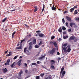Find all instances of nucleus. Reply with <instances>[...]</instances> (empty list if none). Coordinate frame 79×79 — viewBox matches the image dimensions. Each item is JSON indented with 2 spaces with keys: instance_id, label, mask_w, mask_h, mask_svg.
<instances>
[{
  "instance_id": "60",
  "label": "nucleus",
  "mask_w": 79,
  "mask_h": 79,
  "mask_svg": "<svg viewBox=\"0 0 79 79\" xmlns=\"http://www.w3.org/2000/svg\"><path fill=\"white\" fill-rule=\"evenodd\" d=\"M24 25H25V26H26V27H28V26H27V24H24Z\"/></svg>"
},
{
  "instance_id": "45",
  "label": "nucleus",
  "mask_w": 79,
  "mask_h": 79,
  "mask_svg": "<svg viewBox=\"0 0 79 79\" xmlns=\"http://www.w3.org/2000/svg\"><path fill=\"white\" fill-rule=\"evenodd\" d=\"M64 47H66L67 46V43H66L63 45Z\"/></svg>"
},
{
  "instance_id": "64",
  "label": "nucleus",
  "mask_w": 79,
  "mask_h": 79,
  "mask_svg": "<svg viewBox=\"0 0 79 79\" xmlns=\"http://www.w3.org/2000/svg\"><path fill=\"white\" fill-rule=\"evenodd\" d=\"M75 28L77 27V26L76 25L75 26Z\"/></svg>"
},
{
  "instance_id": "23",
  "label": "nucleus",
  "mask_w": 79,
  "mask_h": 79,
  "mask_svg": "<svg viewBox=\"0 0 79 79\" xmlns=\"http://www.w3.org/2000/svg\"><path fill=\"white\" fill-rule=\"evenodd\" d=\"M34 8L35 10H34V11H35H35H37V6H35Z\"/></svg>"
},
{
  "instance_id": "8",
  "label": "nucleus",
  "mask_w": 79,
  "mask_h": 79,
  "mask_svg": "<svg viewBox=\"0 0 79 79\" xmlns=\"http://www.w3.org/2000/svg\"><path fill=\"white\" fill-rule=\"evenodd\" d=\"M44 79H52V77L51 75H49L47 77H46Z\"/></svg>"
},
{
  "instance_id": "34",
  "label": "nucleus",
  "mask_w": 79,
  "mask_h": 79,
  "mask_svg": "<svg viewBox=\"0 0 79 79\" xmlns=\"http://www.w3.org/2000/svg\"><path fill=\"white\" fill-rule=\"evenodd\" d=\"M44 74H44V73H42L40 75V76H41V77H44Z\"/></svg>"
},
{
  "instance_id": "47",
  "label": "nucleus",
  "mask_w": 79,
  "mask_h": 79,
  "mask_svg": "<svg viewBox=\"0 0 79 79\" xmlns=\"http://www.w3.org/2000/svg\"><path fill=\"white\" fill-rule=\"evenodd\" d=\"M66 34V31H64L63 32V34L64 35V34Z\"/></svg>"
},
{
  "instance_id": "61",
  "label": "nucleus",
  "mask_w": 79,
  "mask_h": 79,
  "mask_svg": "<svg viewBox=\"0 0 79 79\" xmlns=\"http://www.w3.org/2000/svg\"><path fill=\"white\" fill-rule=\"evenodd\" d=\"M40 52H41L40 51H39L38 53V55H39V54H40Z\"/></svg>"
},
{
  "instance_id": "15",
  "label": "nucleus",
  "mask_w": 79,
  "mask_h": 79,
  "mask_svg": "<svg viewBox=\"0 0 79 79\" xmlns=\"http://www.w3.org/2000/svg\"><path fill=\"white\" fill-rule=\"evenodd\" d=\"M23 71L22 70H21L20 71V72L19 73V77H21V74H23Z\"/></svg>"
},
{
  "instance_id": "52",
  "label": "nucleus",
  "mask_w": 79,
  "mask_h": 79,
  "mask_svg": "<svg viewBox=\"0 0 79 79\" xmlns=\"http://www.w3.org/2000/svg\"><path fill=\"white\" fill-rule=\"evenodd\" d=\"M68 32H71V30L70 29H69L68 30Z\"/></svg>"
},
{
  "instance_id": "14",
  "label": "nucleus",
  "mask_w": 79,
  "mask_h": 79,
  "mask_svg": "<svg viewBox=\"0 0 79 79\" xmlns=\"http://www.w3.org/2000/svg\"><path fill=\"white\" fill-rule=\"evenodd\" d=\"M50 62L51 64H54V63H56V61H55V60H51L50 61Z\"/></svg>"
},
{
  "instance_id": "16",
  "label": "nucleus",
  "mask_w": 79,
  "mask_h": 79,
  "mask_svg": "<svg viewBox=\"0 0 79 79\" xmlns=\"http://www.w3.org/2000/svg\"><path fill=\"white\" fill-rule=\"evenodd\" d=\"M64 67L63 66L61 68V71L60 72V74H61L62 73V72L63 71V70H64Z\"/></svg>"
},
{
  "instance_id": "59",
  "label": "nucleus",
  "mask_w": 79,
  "mask_h": 79,
  "mask_svg": "<svg viewBox=\"0 0 79 79\" xmlns=\"http://www.w3.org/2000/svg\"><path fill=\"white\" fill-rule=\"evenodd\" d=\"M40 63V62H39V61H37V64H39V63Z\"/></svg>"
},
{
  "instance_id": "41",
  "label": "nucleus",
  "mask_w": 79,
  "mask_h": 79,
  "mask_svg": "<svg viewBox=\"0 0 79 79\" xmlns=\"http://www.w3.org/2000/svg\"><path fill=\"white\" fill-rule=\"evenodd\" d=\"M33 35V34H32V33H31L30 34H29V36L30 37H31V35Z\"/></svg>"
},
{
  "instance_id": "55",
  "label": "nucleus",
  "mask_w": 79,
  "mask_h": 79,
  "mask_svg": "<svg viewBox=\"0 0 79 79\" xmlns=\"http://www.w3.org/2000/svg\"><path fill=\"white\" fill-rule=\"evenodd\" d=\"M65 24H66V26H68V22L66 23Z\"/></svg>"
},
{
  "instance_id": "53",
  "label": "nucleus",
  "mask_w": 79,
  "mask_h": 79,
  "mask_svg": "<svg viewBox=\"0 0 79 79\" xmlns=\"http://www.w3.org/2000/svg\"><path fill=\"white\" fill-rule=\"evenodd\" d=\"M59 41H61V38H59L58 40Z\"/></svg>"
},
{
  "instance_id": "21",
  "label": "nucleus",
  "mask_w": 79,
  "mask_h": 79,
  "mask_svg": "<svg viewBox=\"0 0 79 79\" xmlns=\"http://www.w3.org/2000/svg\"><path fill=\"white\" fill-rule=\"evenodd\" d=\"M74 25H75V23H71L70 24L71 27H73V26Z\"/></svg>"
},
{
  "instance_id": "5",
  "label": "nucleus",
  "mask_w": 79,
  "mask_h": 79,
  "mask_svg": "<svg viewBox=\"0 0 79 79\" xmlns=\"http://www.w3.org/2000/svg\"><path fill=\"white\" fill-rule=\"evenodd\" d=\"M55 52V50L54 49H53L52 50L50 51V54H53Z\"/></svg>"
},
{
  "instance_id": "24",
  "label": "nucleus",
  "mask_w": 79,
  "mask_h": 79,
  "mask_svg": "<svg viewBox=\"0 0 79 79\" xmlns=\"http://www.w3.org/2000/svg\"><path fill=\"white\" fill-rule=\"evenodd\" d=\"M7 19V18H6V17L2 21V23H4V22H5V21H6V19Z\"/></svg>"
},
{
  "instance_id": "11",
  "label": "nucleus",
  "mask_w": 79,
  "mask_h": 79,
  "mask_svg": "<svg viewBox=\"0 0 79 79\" xmlns=\"http://www.w3.org/2000/svg\"><path fill=\"white\" fill-rule=\"evenodd\" d=\"M15 62H14L12 64L10 65V66L11 68H15V66H16V64H15Z\"/></svg>"
},
{
  "instance_id": "26",
  "label": "nucleus",
  "mask_w": 79,
  "mask_h": 79,
  "mask_svg": "<svg viewBox=\"0 0 79 79\" xmlns=\"http://www.w3.org/2000/svg\"><path fill=\"white\" fill-rule=\"evenodd\" d=\"M16 31H14V32L12 33V38H13L14 37V35H15V33H16Z\"/></svg>"
},
{
  "instance_id": "7",
  "label": "nucleus",
  "mask_w": 79,
  "mask_h": 79,
  "mask_svg": "<svg viewBox=\"0 0 79 79\" xmlns=\"http://www.w3.org/2000/svg\"><path fill=\"white\" fill-rule=\"evenodd\" d=\"M10 59H9L7 60V62H6L5 64V65H7L10 64Z\"/></svg>"
},
{
  "instance_id": "39",
  "label": "nucleus",
  "mask_w": 79,
  "mask_h": 79,
  "mask_svg": "<svg viewBox=\"0 0 79 79\" xmlns=\"http://www.w3.org/2000/svg\"><path fill=\"white\" fill-rule=\"evenodd\" d=\"M42 44V42L40 41V43L38 44V45H40Z\"/></svg>"
},
{
  "instance_id": "9",
  "label": "nucleus",
  "mask_w": 79,
  "mask_h": 79,
  "mask_svg": "<svg viewBox=\"0 0 79 79\" xmlns=\"http://www.w3.org/2000/svg\"><path fill=\"white\" fill-rule=\"evenodd\" d=\"M45 59V56H42V55H41V57H40L39 58V60H42Z\"/></svg>"
},
{
  "instance_id": "49",
  "label": "nucleus",
  "mask_w": 79,
  "mask_h": 79,
  "mask_svg": "<svg viewBox=\"0 0 79 79\" xmlns=\"http://www.w3.org/2000/svg\"><path fill=\"white\" fill-rule=\"evenodd\" d=\"M57 55H60V52H57Z\"/></svg>"
},
{
  "instance_id": "57",
  "label": "nucleus",
  "mask_w": 79,
  "mask_h": 79,
  "mask_svg": "<svg viewBox=\"0 0 79 79\" xmlns=\"http://www.w3.org/2000/svg\"><path fill=\"white\" fill-rule=\"evenodd\" d=\"M24 64H25V66H27V64H26V63H25Z\"/></svg>"
},
{
  "instance_id": "28",
  "label": "nucleus",
  "mask_w": 79,
  "mask_h": 79,
  "mask_svg": "<svg viewBox=\"0 0 79 79\" xmlns=\"http://www.w3.org/2000/svg\"><path fill=\"white\" fill-rule=\"evenodd\" d=\"M25 40H26L25 39H24V40H22L20 42V44L21 45V44H22L23 43V42H24V41H25Z\"/></svg>"
},
{
  "instance_id": "37",
  "label": "nucleus",
  "mask_w": 79,
  "mask_h": 79,
  "mask_svg": "<svg viewBox=\"0 0 79 79\" xmlns=\"http://www.w3.org/2000/svg\"><path fill=\"white\" fill-rule=\"evenodd\" d=\"M77 10H75L74 12V15H77Z\"/></svg>"
},
{
  "instance_id": "17",
  "label": "nucleus",
  "mask_w": 79,
  "mask_h": 79,
  "mask_svg": "<svg viewBox=\"0 0 79 79\" xmlns=\"http://www.w3.org/2000/svg\"><path fill=\"white\" fill-rule=\"evenodd\" d=\"M33 44L34 45H35V44H36V40L35 39H34L33 40Z\"/></svg>"
},
{
  "instance_id": "25",
  "label": "nucleus",
  "mask_w": 79,
  "mask_h": 79,
  "mask_svg": "<svg viewBox=\"0 0 79 79\" xmlns=\"http://www.w3.org/2000/svg\"><path fill=\"white\" fill-rule=\"evenodd\" d=\"M74 10V8H72L70 10V12H71V13H72V12H73V10Z\"/></svg>"
},
{
  "instance_id": "19",
  "label": "nucleus",
  "mask_w": 79,
  "mask_h": 79,
  "mask_svg": "<svg viewBox=\"0 0 79 79\" xmlns=\"http://www.w3.org/2000/svg\"><path fill=\"white\" fill-rule=\"evenodd\" d=\"M58 31L59 32H62V29L61 28V27H60L59 28Z\"/></svg>"
},
{
  "instance_id": "33",
  "label": "nucleus",
  "mask_w": 79,
  "mask_h": 79,
  "mask_svg": "<svg viewBox=\"0 0 79 79\" xmlns=\"http://www.w3.org/2000/svg\"><path fill=\"white\" fill-rule=\"evenodd\" d=\"M56 9V7H52V10H55Z\"/></svg>"
},
{
  "instance_id": "27",
  "label": "nucleus",
  "mask_w": 79,
  "mask_h": 79,
  "mask_svg": "<svg viewBox=\"0 0 79 79\" xmlns=\"http://www.w3.org/2000/svg\"><path fill=\"white\" fill-rule=\"evenodd\" d=\"M66 48L65 47H64L63 48V50H64V52H67V50H66Z\"/></svg>"
},
{
  "instance_id": "40",
  "label": "nucleus",
  "mask_w": 79,
  "mask_h": 79,
  "mask_svg": "<svg viewBox=\"0 0 79 79\" xmlns=\"http://www.w3.org/2000/svg\"><path fill=\"white\" fill-rule=\"evenodd\" d=\"M39 77H40V76H37L35 77L36 79H39Z\"/></svg>"
},
{
  "instance_id": "32",
  "label": "nucleus",
  "mask_w": 79,
  "mask_h": 79,
  "mask_svg": "<svg viewBox=\"0 0 79 79\" xmlns=\"http://www.w3.org/2000/svg\"><path fill=\"white\" fill-rule=\"evenodd\" d=\"M62 23H63V24H64V23L65 22V21H64V18H63L62 19Z\"/></svg>"
},
{
  "instance_id": "48",
  "label": "nucleus",
  "mask_w": 79,
  "mask_h": 79,
  "mask_svg": "<svg viewBox=\"0 0 79 79\" xmlns=\"http://www.w3.org/2000/svg\"><path fill=\"white\" fill-rule=\"evenodd\" d=\"M17 9H14L13 10H12L10 11H16Z\"/></svg>"
},
{
  "instance_id": "35",
  "label": "nucleus",
  "mask_w": 79,
  "mask_h": 79,
  "mask_svg": "<svg viewBox=\"0 0 79 79\" xmlns=\"http://www.w3.org/2000/svg\"><path fill=\"white\" fill-rule=\"evenodd\" d=\"M35 48H39V45H36L35 46Z\"/></svg>"
},
{
  "instance_id": "44",
  "label": "nucleus",
  "mask_w": 79,
  "mask_h": 79,
  "mask_svg": "<svg viewBox=\"0 0 79 79\" xmlns=\"http://www.w3.org/2000/svg\"><path fill=\"white\" fill-rule=\"evenodd\" d=\"M31 64L33 66V65H35V64H36L35 63H32Z\"/></svg>"
},
{
  "instance_id": "3",
  "label": "nucleus",
  "mask_w": 79,
  "mask_h": 79,
  "mask_svg": "<svg viewBox=\"0 0 79 79\" xmlns=\"http://www.w3.org/2000/svg\"><path fill=\"white\" fill-rule=\"evenodd\" d=\"M66 19L67 20V21L69 22H71V21H72V19L70 17L67 16H66Z\"/></svg>"
},
{
  "instance_id": "29",
  "label": "nucleus",
  "mask_w": 79,
  "mask_h": 79,
  "mask_svg": "<svg viewBox=\"0 0 79 79\" xmlns=\"http://www.w3.org/2000/svg\"><path fill=\"white\" fill-rule=\"evenodd\" d=\"M21 48H21V46H20V47H17L16 48V49L17 50H18V49H21Z\"/></svg>"
},
{
  "instance_id": "6",
  "label": "nucleus",
  "mask_w": 79,
  "mask_h": 79,
  "mask_svg": "<svg viewBox=\"0 0 79 79\" xmlns=\"http://www.w3.org/2000/svg\"><path fill=\"white\" fill-rule=\"evenodd\" d=\"M38 35L39 37H45V35L42 33H38Z\"/></svg>"
},
{
  "instance_id": "4",
  "label": "nucleus",
  "mask_w": 79,
  "mask_h": 79,
  "mask_svg": "<svg viewBox=\"0 0 79 79\" xmlns=\"http://www.w3.org/2000/svg\"><path fill=\"white\" fill-rule=\"evenodd\" d=\"M32 42H30L29 43V47L28 48L29 50H31L32 49Z\"/></svg>"
},
{
  "instance_id": "43",
  "label": "nucleus",
  "mask_w": 79,
  "mask_h": 79,
  "mask_svg": "<svg viewBox=\"0 0 79 79\" xmlns=\"http://www.w3.org/2000/svg\"><path fill=\"white\" fill-rule=\"evenodd\" d=\"M41 32V31H36V33H40Z\"/></svg>"
},
{
  "instance_id": "56",
  "label": "nucleus",
  "mask_w": 79,
  "mask_h": 79,
  "mask_svg": "<svg viewBox=\"0 0 79 79\" xmlns=\"http://www.w3.org/2000/svg\"><path fill=\"white\" fill-rule=\"evenodd\" d=\"M41 67L43 68H45V67H44V65H42Z\"/></svg>"
},
{
  "instance_id": "51",
  "label": "nucleus",
  "mask_w": 79,
  "mask_h": 79,
  "mask_svg": "<svg viewBox=\"0 0 79 79\" xmlns=\"http://www.w3.org/2000/svg\"><path fill=\"white\" fill-rule=\"evenodd\" d=\"M77 6H74V7L73 8H74H74H77Z\"/></svg>"
},
{
  "instance_id": "22",
  "label": "nucleus",
  "mask_w": 79,
  "mask_h": 79,
  "mask_svg": "<svg viewBox=\"0 0 79 79\" xmlns=\"http://www.w3.org/2000/svg\"><path fill=\"white\" fill-rule=\"evenodd\" d=\"M65 73H66V72H65V71H63L62 73H61L63 77L64 76Z\"/></svg>"
},
{
  "instance_id": "36",
  "label": "nucleus",
  "mask_w": 79,
  "mask_h": 79,
  "mask_svg": "<svg viewBox=\"0 0 79 79\" xmlns=\"http://www.w3.org/2000/svg\"><path fill=\"white\" fill-rule=\"evenodd\" d=\"M66 27H62V30L63 31H64L65 30H66Z\"/></svg>"
},
{
  "instance_id": "54",
  "label": "nucleus",
  "mask_w": 79,
  "mask_h": 79,
  "mask_svg": "<svg viewBox=\"0 0 79 79\" xmlns=\"http://www.w3.org/2000/svg\"><path fill=\"white\" fill-rule=\"evenodd\" d=\"M30 62H31V61L30 60H27V63H30Z\"/></svg>"
},
{
  "instance_id": "62",
  "label": "nucleus",
  "mask_w": 79,
  "mask_h": 79,
  "mask_svg": "<svg viewBox=\"0 0 79 79\" xmlns=\"http://www.w3.org/2000/svg\"><path fill=\"white\" fill-rule=\"evenodd\" d=\"M25 73H27V70H25Z\"/></svg>"
},
{
  "instance_id": "30",
  "label": "nucleus",
  "mask_w": 79,
  "mask_h": 79,
  "mask_svg": "<svg viewBox=\"0 0 79 79\" xmlns=\"http://www.w3.org/2000/svg\"><path fill=\"white\" fill-rule=\"evenodd\" d=\"M68 37V36L67 35L66 36H63V39H67Z\"/></svg>"
},
{
  "instance_id": "2",
  "label": "nucleus",
  "mask_w": 79,
  "mask_h": 79,
  "mask_svg": "<svg viewBox=\"0 0 79 79\" xmlns=\"http://www.w3.org/2000/svg\"><path fill=\"white\" fill-rule=\"evenodd\" d=\"M66 49L67 52H70L71 50V49L70 48V45H68L66 47Z\"/></svg>"
},
{
  "instance_id": "12",
  "label": "nucleus",
  "mask_w": 79,
  "mask_h": 79,
  "mask_svg": "<svg viewBox=\"0 0 79 79\" xmlns=\"http://www.w3.org/2000/svg\"><path fill=\"white\" fill-rule=\"evenodd\" d=\"M73 39H74V36H73L70 37V38L69 39V41H70L71 40H72Z\"/></svg>"
},
{
  "instance_id": "10",
  "label": "nucleus",
  "mask_w": 79,
  "mask_h": 79,
  "mask_svg": "<svg viewBox=\"0 0 79 79\" xmlns=\"http://www.w3.org/2000/svg\"><path fill=\"white\" fill-rule=\"evenodd\" d=\"M2 71L3 73H5L7 72L8 70H7V69H6V68H5L2 69Z\"/></svg>"
},
{
  "instance_id": "13",
  "label": "nucleus",
  "mask_w": 79,
  "mask_h": 79,
  "mask_svg": "<svg viewBox=\"0 0 79 79\" xmlns=\"http://www.w3.org/2000/svg\"><path fill=\"white\" fill-rule=\"evenodd\" d=\"M23 61V60L22 59L20 60L18 62V65L19 66H20L21 65V62Z\"/></svg>"
},
{
  "instance_id": "58",
  "label": "nucleus",
  "mask_w": 79,
  "mask_h": 79,
  "mask_svg": "<svg viewBox=\"0 0 79 79\" xmlns=\"http://www.w3.org/2000/svg\"><path fill=\"white\" fill-rule=\"evenodd\" d=\"M53 42L52 41H51L50 42V44H53Z\"/></svg>"
},
{
  "instance_id": "38",
  "label": "nucleus",
  "mask_w": 79,
  "mask_h": 79,
  "mask_svg": "<svg viewBox=\"0 0 79 79\" xmlns=\"http://www.w3.org/2000/svg\"><path fill=\"white\" fill-rule=\"evenodd\" d=\"M17 58H18V56H16L13 59L14 60H16Z\"/></svg>"
},
{
  "instance_id": "42",
  "label": "nucleus",
  "mask_w": 79,
  "mask_h": 79,
  "mask_svg": "<svg viewBox=\"0 0 79 79\" xmlns=\"http://www.w3.org/2000/svg\"><path fill=\"white\" fill-rule=\"evenodd\" d=\"M58 62H59V61H60V60H61V58L59 57L57 59Z\"/></svg>"
},
{
  "instance_id": "63",
  "label": "nucleus",
  "mask_w": 79,
  "mask_h": 79,
  "mask_svg": "<svg viewBox=\"0 0 79 79\" xmlns=\"http://www.w3.org/2000/svg\"><path fill=\"white\" fill-rule=\"evenodd\" d=\"M19 44L18 43L17 46H19Z\"/></svg>"
},
{
  "instance_id": "46",
  "label": "nucleus",
  "mask_w": 79,
  "mask_h": 79,
  "mask_svg": "<svg viewBox=\"0 0 79 79\" xmlns=\"http://www.w3.org/2000/svg\"><path fill=\"white\" fill-rule=\"evenodd\" d=\"M55 39L54 36H53L51 37V39Z\"/></svg>"
},
{
  "instance_id": "1",
  "label": "nucleus",
  "mask_w": 79,
  "mask_h": 79,
  "mask_svg": "<svg viewBox=\"0 0 79 79\" xmlns=\"http://www.w3.org/2000/svg\"><path fill=\"white\" fill-rule=\"evenodd\" d=\"M27 48H25L24 49V53H26V54L27 55H30V52L29 51V50H27Z\"/></svg>"
},
{
  "instance_id": "18",
  "label": "nucleus",
  "mask_w": 79,
  "mask_h": 79,
  "mask_svg": "<svg viewBox=\"0 0 79 79\" xmlns=\"http://www.w3.org/2000/svg\"><path fill=\"white\" fill-rule=\"evenodd\" d=\"M53 44L55 47H58L57 46V44L56 43V42H54Z\"/></svg>"
},
{
  "instance_id": "31",
  "label": "nucleus",
  "mask_w": 79,
  "mask_h": 79,
  "mask_svg": "<svg viewBox=\"0 0 79 79\" xmlns=\"http://www.w3.org/2000/svg\"><path fill=\"white\" fill-rule=\"evenodd\" d=\"M51 66L52 69H55V67L53 65V64H51Z\"/></svg>"
},
{
  "instance_id": "50",
  "label": "nucleus",
  "mask_w": 79,
  "mask_h": 79,
  "mask_svg": "<svg viewBox=\"0 0 79 79\" xmlns=\"http://www.w3.org/2000/svg\"><path fill=\"white\" fill-rule=\"evenodd\" d=\"M43 9H44L45 8V5H44V4H43Z\"/></svg>"
},
{
  "instance_id": "20",
  "label": "nucleus",
  "mask_w": 79,
  "mask_h": 79,
  "mask_svg": "<svg viewBox=\"0 0 79 79\" xmlns=\"http://www.w3.org/2000/svg\"><path fill=\"white\" fill-rule=\"evenodd\" d=\"M11 55V52H9V54L6 55V56H10Z\"/></svg>"
}]
</instances>
